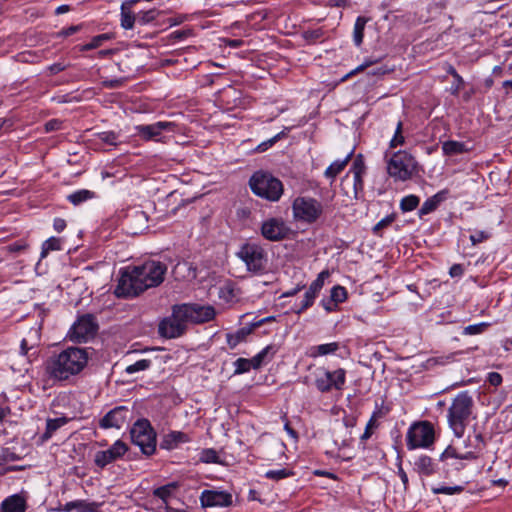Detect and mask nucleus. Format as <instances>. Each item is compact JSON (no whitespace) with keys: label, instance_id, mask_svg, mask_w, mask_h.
<instances>
[{"label":"nucleus","instance_id":"nucleus-1","mask_svg":"<svg viewBox=\"0 0 512 512\" xmlns=\"http://www.w3.org/2000/svg\"><path fill=\"white\" fill-rule=\"evenodd\" d=\"M167 266L160 261H146L141 265L127 266L120 271L114 290L118 298L136 297L148 288L157 287L164 281Z\"/></svg>","mask_w":512,"mask_h":512},{"label":"nucleus","instance_id":"nucleus-2","mask_svg":"<svg viewBox=\"0 0 512 512\" xmlns=\"http://www.w3.org/2000/svg\"><path fill=\"white\" fill-rule=\"evenodd\" d=\"M91 348L68 347L47 360L46 374L54 381H66L87 365Z\"/></svg>","mask_w":512,"mask_h":512},{"label":"nucleus","instance_id":"nucleus-3","mask_svg":"<svg viewBox=\"0 0 512 512\" xmlns=\"http://www.w3.org/2000/svg\"><path fill=\"white\" fill-rule=\"evenodd\" d=\"M474 401L468 391L460 392L452 400L447 412L448 425L457 438L465 434L473 413Z\"/></svg>","mask_w":512,"mask_h":512},{"label":"nucleus","instance_id":"nucleus-4","mask_svg":"<svg viewBox=\"0 0 512 512\" xmlns=\"http://www.w3.org/2000/svg\"><path fill=\"white\" fill-rule=\"evenodd\" d=\"M251 191L258 197L270 202H277L284 192L280 179L268 171L258 170L249 179Z\"/></svg>","mask_w":512,"mask_h":512},{"label":"nucleus","instance_id":"nucleus-5","mask_svg":"<svg viewBox=\"0 0 512 512\" xmlns=\"http://www.w3.org/2000/svg\"><path fill=\"white\" fill-rule=\"evenodd\" d=\"M236 256L245 263L249 272L261 274L266 270L268 255L258 243L246 242L242 244L236 252Z\"/></svg>","mask_w":512,"mask_h":512},{"label":"nucleus","instance_id":"nucleus-6","mask_svg":"<svg viewBox=\"0 0 512 512\" xmlns=\"http://www.w3.org/2000/svg\"><path fill=\"white\" fill-rule=\"evenodd\" d=\"M131 440L146 456H151L156 451V432L148 419H138L130 430Z\"/></svg>","mask_w":512,"mask_h":512},{"label":"nucleus","instance_id":"nucleus-7","mask_svg":"<svg viewBox=\"0 0 512 512\" xmlns=\"http://www.w3.org/2000/svg\"><path fill=\"white\" fill-rule=\"evenodd\" d=\"M292 212L296 221L313 224L323 214V205L313 197L298 196L293 200Z\"/></svg>","mask_w":512,"mask_h":512},{"label":"nucleus","instance_id":"nucleus-8","mask_svg":"<svg viewBox=\"0 0 512 512\" xmlns=\"http://www.w3.org/2000/svg\"><path fill=\"white\" fill-rule=\"evenodd\" d=\"M416 165L417 162L410 153L400 150L393 153L387 161V172L395 180L406 181L412 177Z\"/></svg>","mask_w":512,"mask_h":512},{"label":"nucleus","instance_id":"nucleus-9","mask_svg":"<svg viewBox=\"0 0 512 512\" xmlns=\"http://www.w3.org/2000/svg\"><path fill=\"white\" fill-rule=\"evenodd\" d=\"M434 440V426L429 421L415 422L407 431L406 443L409 450L419 447L428 448L434 443Z\"/></svg>","mask_w":512,"mask_h":512},{"label":"nucleus","instance_id":"nucleus-10","mask_svg":"<svg viewBox=\"0 0 512 512\" xmlns=\"http://www.w3.org/2000/svg\"><path fill=\"white\" fill-rule=\"evenodd\" d=\"M181 305H174L171 316L164 318L158 327L159 334L167 339L182 336L187 329V319L184 317Z\"/></svg>","mask_w":512,"mask_h":512},{"label":"nucleus","instance_id":"nucleus-11","mask_svg":"<svg viewBox=\"0 0 512 512\" xmlns=\"http://www.w3.org/2000/svg\"><path fill=\"white\" fill-rule=\"evenodd\" d=\"M99 329L96 317L87 313L79 316L69 330V338L76 343L87 342L93 338Z\"/></svg>","mask_w":512,"mask_h":512},{"label":"nucleus","instance_id":"nucleus-12","mask_svg":"<svg viewBox=\"0 0 512 512\" xmlns=\"http://www.w3.org/2000/svg\"><path fill=\"white\" fill-rule=\"evenodd\" d=\"M184 317L188 323L203 324L215 318L216 311L211 305H200L197 303L180 304Z\"/></svg>","mask_w":512,"mask_h":512},{"label":"nucleus","instance_id":"nucleus-13","mask_svg":"<svg viewBox=\"0 0 512 512\" xmlns=\"http://www.w3.org/2000/svg\"><path fill=\"white\" fill-rule=\"evenodd\" d=\"M261 235L268 241L278 242L288 238L291 229L282 218L272 217L262 222Z\"/></svg>","mask_w":512,"mask_h":512},{"label":"nucleus","instance_id":"nucleus-14","mask_svg":"<svg viewBox=\"0 0 512 512\" xmlns=\"http://www.w3.org/2000/svg\"><path fill=\"white\" fill-rule=\"evenodd\" d=\"M346 381V371L339 368L335 371L325 370L315 379L316 388L322 392L327 393L332 389L341 390Z\"/></svg>","mask_w":512,"mask_h":512},{"label":"nucleus","instance_id":"nucleus-15","mask_svg":"<svg viewBox=\"0 0 512 512\" xmlns=\"http://www.w3.org/2000/svg\"><path fill=\"white\" fill-rule=\"evenodd\" d=\"M127 451L128 446L123 441L117 440L107 450L97 451L94 457V463L97 467L103 469L107 465L122 458Z\"/></svg>","mask_w":512,"mask_h":512},{"label":"nucleus","instance_id":"nucleus-16","mask_svg":"<svg viewBox=\"0 0 512 512\" xmlns=\"http://www.w3.org/2000/svg\"><path fill=\"white\" fill-rule=\"evenodd\" d=\"M330 275L328 270L321 271L317 278L310 284L309 288L304 294V299L300 305L299 308L294 309V312L296 314H301L305 310H307L309 307H311L314 304V301L316 297L318 296L319 292L323 288L324 281L326 278H328Z\"/></svg>","mask_w":512,"mask_h":512},{"label":"nucleus","instance_id":"nucleus-17","mask_svg":"<svg viewBox=\"0 0 512 512\" xmlns=\"http://www.w3.org/2000/svg\"><path fill=\"white\" fill-rule=\"evenodd\" d=\"M130 410L127 406H117L108 411L99 421L102 429H120L128 420Z\"/></svg>","mask_w":512,"mask_h":512},{"label":"nucleus","instance_id":"nucleus-18","mask_svg":"<svg viewBox=\"0 0 512 512\" xmlns=\"http://www.w3.org/2000/svg\"><path fill=\"white\" fill-rule=\"evenodd\" d=\"M175 124L173 122L159 121L150 125L136 126L137 134L145 141H160L163 131H174Z\"/></svg>","mask_w":512,"mask_h":512},{"label":"nucleus","instance_id":"nucleus-19","mask_svg":"<svg viewBox=\"0 0 512 512\" xmlns=\"http://www.w3.org/2000/svg\"><path fill=\"white\" fill-rule=\"evenodd\" d=\"M200 502L203 507H227L232 503V496L223 491L204 490Z\"/></svg>","mask_w":512,"mask_h":512},{"label":"nucleus","instance_id":"nucleus-20","mask_svg":"<svg viewBox=\"0 0 512 512\" xmlns=\"http://www.w3.org/2000/svg\"><path fill=\"white\" fill-rule=\"evenodd\" d=\"M27 507L26 491L10 495L1 503L2 512H26Z\"/></svg>","mask_w":512,"mask_h":512},{"label":"nucleus","instance_id":"nucleus-21","mask_svg":"<svg viewBox=\"0 0 512 512\" xmlns=\"http://www.w3.org/2000/svg\"><path fill=\"white\" fill-rule=\"evenodd\" d=\"M190 441L191 437L189 434L182 431H170L163 435L159 446L161 449L171 451L178 448L181 444L188 443Z\"/></svg>","mask_w":512,"mask_h":512},{"label":"nucleus","instance_id":"nucleus-22","mask_svg":"<svg viewBox=\"0 0 512 512\" xmlns=\"http://www.w3.org/2000/svg\"><path fill=\"white\" fill-rule=\"evenodd\" d=\"M414 471L420 476L429 477L437 472V464L431 457L421 455L414 462Z\"/></svg>","mask_w":512,"mask_h":512},{"label":"nucleus","instance_id":"nucleus-23","mask_svg":"<svg viewBox=\"0 0 512 512\" xmlns=\"http://www.w3.org/2000/svg\"><path fill=\"white\" fill-rule=\"evenodd\" d=\"M100 504L97 502H88L87 500H75L65 503L59 511L71 512L76 510L77 512H98Z\"/></svg>","mask_w":512,"mask_h":512},{"label":"nucleus","instance_id":"nucleus-24","mask_svg":"<svg viewBox=\"0 0 512 512\" xmlns=\"http://www.w3.org/2000/svg\"><path fill=\"white\" fill-rule=\"evenodd\" d=\"M447 191L442 190L428 198L418 210V215L422 218L424 215H427L433 211H435L441 202L446 199Z\"/></svg>","mask_w":512,"mask_h":512},{"label":"nucleus","instance_id":"nucleus-25","mask_svg":"<svg viewBox=\"0 0 512 512\" xmlns=\"http://www.w3.org/2000/svg\"><path fill=\"white\" fill-rule=\"evenodd\" d=\"M254 330L255 327L252 323H250L247 326L239 328L234 333H227L226 339L228 346L231 349H234L239 343L245 341L247 336H249Z\"/></svg>","mask_w":512,"mask_h":512},{"label":"nucleus","instance_id":"nucleus-26","mask_svg":"<svg viewBox=\"0 0 512 512\" xmlns=\"http://www.w3.org/2000/svg\"><path fill=\"white\" fill-rule=\"evenodd\" d=\"M353 156V150L347 154V156L342 160H336L331 163L324 172L325 177L331 180V183L334 182L336 177L344 170L349 161Z\"/></svg>","mask_w":512,"mask_h":512},{"label":"nucleus","instance_id":"nucleus-27","mask_svg":"<svg viewBox=\"0 0 512 512\" xmlns=\"http://www.w3.org/2000/svg\"><path fill=\"white\" fill-rule=\"evenodd\" d=\"M278 351V347L274 344L266 346L258 354L252 357L254 362V369H259L261 366L269 363Z\"/></svg>","mask_w":512,"mask_h":512},{"label":"nucleus","instance_id":"nucleus-28","mask_svg":"<svg viewBox=\"0 0 512 512\" xmlns=\"http://www.w3.org/2000/svg\"><path fill=\"white\" fill-rule=\"evenodd\" d=\"M69 422L67 417H59V418H48L46 421V429L45 432L41 435V441L45 442L49 440L52 435L62 426L66 425Z\"/></svg>","mask_w":512,"mask_h":512},{"label":"nucleus","instance_id":"nucleus-29","mask_svg":"<svg viewBox=\"0 0 512 512\" xmlns=\"http://www.w3.org/2000/svg\"><path fill=\"white\" fill-rule=\"evenodd\" d=\"M469 150L470 149L466 147L465 143L455 140H448L443 142L442 144V151L443 154L446 156L463 154L468 152Z\"/></svg>","mask_w":512,"mask_h":512},{"label":"nucleus","instance_id":"nucleus-30","mask_svg":"<svg viewBox=\"0 0 512 512\" xmlns=\"http://www.w3.org/2000/svg\"><path fill=\"white\" fill-rule=\"evenodd\" d=\"M369 20L370 18L365 16H358L356 18L353 29V42L357 47H360L363 43L365 26Z\"/></svg>","mask_w":512,"mask_h":512},{"label":"nucleus","instance_id":"nucleus-31","mask_svg":"<svg viewBox=\"0 0 512 512\" xmlns=\"http://www.w3.org/2000/svg\"><path fill=\"white\" fill-rule=\"evenodd\" d=\"M96 197V193L88 190V189H81L77 190L67 196V200L73 204L74 206H79L80 204L91 200Z\"/></svg>","mask_w":512,"mask_h":512},{"label":"nucleus","instance_id":"nucleus-32","mask_svg":"<svg viewBox=\"0 0 512 512\" xmlns=\"http://www.w3.org/2000/svg\"><path fill=\"white\" fill-rule=\"evenodd\" d=\"M179 487L178 482H170L166 485L154 489L153 495L161 499L165 504L168 503L173 491Z\"/></svg>","mask_w":512,"mask_h":512},{"label":"nucleus","instance_id":"nucleus-33","mask_svg":"<svg viewBox=\"0 0 512 512\" xmlns=\"http://www.w3.org/2000/svg\"><path fill=\"white\" fill-rule=\"evenodd\" d=\"M339 349V344L337 342L320 344L311 348L310 356L318 357L324 356L328 354H333Z\"/></svg>","mask_w":512,"mask_h":512},{"label":"nucleus","instance_id":"nucleus-34","mask_svg":"<svg viewBox=\"0 0 512 512\" xmlns=\"http://www.w3.org/2000/svg\"><path fill=\"white\" fill-rule=\"evenodd\" d=\"M137 23V14H133L126 3L121 5V26L124 29H132L134 24Z\"/></svg>","mask_w":512,"mask_h":512},{"label":"nucleus","instance_id":"nucleus-35","mask_svg":"<svg viewBox=\"0 0 512 512\" xmlns=\"http://www.w3.org/2000/svg\"><path fill=\"white\" fill-rule=\"evenodd\" d=\"M62 240L57 237H50L42 244L41 248V258H45L50 251H59L62 249L61 247Z\"/></svg>","mask_w":512,"mask_h":512},{"label":"nucleus","instance_id":"nucleus-36","mask_svg":"<svg viewBox=\"0 0 512 512\" xmlns=\"http://www.w3.org/2000/svg\"><path fill=\"white\" fill-rule=\"evenodd\" d=\"M350 173H352L353 175H365L366 166L363 160V156L361 154L357 155L356 158L354 159L353 164L349 170V173L342 179V184H344L348 180Z\"/></svg>","mask_w":512,"mask_h":512},{"label":"nucleus","instance_id":"nucleus-37","mask_svg":"<svg viewBox=\"0 0 512 512\" xmlns=\"http://www.w3.org/2000/svg\"><path fill=\"white\" fill-rule=\"evenodd\" d=\"M96 138L104 144L117 146L120 143V134L114 131H103L95 134Z\"/></svg>","mask_w":512,"mask_h":512},{"label":"nucleus","instance_id":"nucleus-38","mask_svg":"<svg viewBox=\"0 0 512 512\" xmlns=\"http://www.w3.org/2000/svg\"><path fill=\"white\" fill-rule=\"evenodd\" d=\"M199 460L202 463L210 464H220V458L218 456L217 451L214 448H204L201 450L199 454Z\"/></svg>","mask_w":512,"mask_h":512},{"label":"nucleus","instance_id":"nucleus-39","mask_svg":"<svg viewBox=\"0 0 512 512\" xmlns=\"http://www.w3.org/2000/svg\"><path fill=\"white\" fill-rule=\"evenodd\" d=\"M161 14V12L157 9H150L148 11H140L137 13V23L139 25H147Z\"/></svg>","mask_w":512,"mask_h":512},{"label":"nucleus","instance_id":"nucleus-40","mask_svg":"<svg viewBox=\"0 0 512 512\" xmlns=\"http://www.w3.org/2000/svg\"><path fill=\"white\" fill-rule=\"evenodd\" d=\"M364 175H353V184H352V196L351 198L355 200L362 199L364 196Z\"/></svg>","mask_w":512,"mask_h":512},{"label":"nucleus","instance_id":"nucleus-41","mask_svg":"<svg viewBox=\"0 0 512 512\" xmlns=\"http://www.w3.org/2000/svg\"><path fill=\"white\" fill-rule=\"evenodd\" d=\"M134 221L139 222L140 228L143 229V228L147 227L148 217L144 211L134 210V211L128 212L126 215L127 224H130Z\"/></svg>","mask_w":512,"mask_h":512},{"label":"nucleus","instance_id":"nucleus-42","mask_svg":"<svg viewBox=\"0 0 512 512\" xmlns=\"http://www.w3.org/2000/svg\"><path fill=\"white\" fill-rule=\"evenodd\" d=\"M235 375L244 374L250 371L251 368L254 369V362L253 359H247V358H238L234 362Z\"/></svg>","mask_w":512,"mask_h":512},{"label":"nucleus","instance_id":"nucleus-43","mask_svg":"<svg viewBox=\"0 0 512 512\" xmlns=\"http://www.w3.org/2000/svg\"><path fill=\"white\" fill-rule=\"evenodd\" d=\"M420 199L416 195H408L402 198L400 202V209L402 212H410L416 209L419 205Z\"/></svg>","mask_w":512,"mask_h":512},{"label":"nucleus","instance_id":"nucleus-44","mask_svg":"<svg viewBox=\"0 0 512 512\" xmlns=\"http://www.w3.org/2000/svg\"><path fill=\"white\" fill-rule=\"evenodd\" d=\"M111 38H112V36L109 33H104V34L94 36L92 38V40L89 43L83 45L80 50L81 51H89L92 49H96L99 46H101L104 41L110 40Z\"/></svg>","mask_w":512,"mask_h":512},{"label":"nucleus","instance_id":"nucleus-45","mask_svg":"<svg viewBox=\"0 0 512 512\" xmlns=\"http://www.w3.org/2000/svg\"><path fill=\"white\" fill-rule=\"evenodd\" d=\"M152 365V361L150 359H141L136 361L135 363L126 367L125 372L129 375L134 374L139 371H145L149 369Z\"/></svg>","mask_w":512,"mask_h":512},{"label":"nucleus","instance_id":"nucleus-46","mask_svg":"<svg viewBox=\"0 0 512 512\" xmlns=\"http://www.w3.org/2000/svg\"><path fill=\"white\" fill-rule=\"evenodd\" d=\"M325 34L323 28L309 29L303 32L302 36L308 44H315Z\"/></svg>","mask_w":512,"mask_h":512},{"label":"nucleus","instance_id":"nucleus-47","mask_svg":"<svg viewBox=\"0 0 512 512\" xmlns=\"http://www.w3.org/2000/svg\"><path fill=\"white\" fill-rule=\"evenodd\" d=\"M405 144V137L403 136V123L399 121L396 126L395 133L390 140L389 147L396 148Z\"/></svg>","mask_w":512,"mask_h":512},{"label":"nucleus","instance_id":"nucleus-48","mask_svg":"<svg viewBox=\"0 0 512 512\" xmlns=\"http://www.w3.org/2000/svg\"><path fill=\"white\" fill-rule=\"evenodd\" d=\"M294 472L292 470L283 468L279 470H269L265 473V477L270 480L279 481L285 479L287 477L293 476Z\"/></svg>","mask_w":512,"mask_h":512},{"label":"nucleus","instance_id":"nucleus-49","mask_svg":"<svg viewBox=\"0 0 512 512\" xmlns=\"http://www.w3.org/2000/svg\"><path fill=\"white\" fill-rule=\"evenodd\" d=\"M330 298L338 306L339 303L344 302L347 299V290L340 285L332 287L330 291Z\"/></svg>","mask_w":512,"mask_h":512},{"label":"nucleus","instance_id":"nucleus-50","mask_svg":"<svg viewBox=\"0 0 512 512\" xmlns=\"http://www.w3.org/2000/svg\"><path fill=\"white\" fill-rule=\"evenodd\" d=\"M396 219V213H391L380 220L373 228V234L381 236V230L390 226Z\"/></svg>","mask_w":512,"mask_h":512},{"label":"nucleus","instance_id":"nucleus-51","mask_svg":"<svg viewBox=\"0 0 512 512\" xmlns=\"http://www.w3.org/2000/svg\"><path fill=\"white\" fill-rule=\"evenodd\" d=\"M432 492L434 494H447V495H453V494H459L464 490L463 486L456 485V486H440V487H433Z\"/></svg>","mask_w":512,"mask_h":512},{"label":"nucleus","instance_id":"nucleus-52","mask_svg":"<svg viewBox=\"0 0 512 512\" xmlns=\"http://www.w3.org/2000/svg\"><path fill=\"white\" fill-rule=\"evenodd\" d=\"M489 327V323L481 322L478 324L468 325L464 328V335H477L481 334Z\"/></svg>","mask_w":512,"mask_h":512},{"label":"nucleus","instance_id":"nucleus-53","mask_svg":"<svg viewBox=\"0 0 512 512\" xmlns=\"http://www.w3.org/2000/svg\"><path fill=\"white\" fill-rule=\"evenodd\" d=\"M447 72L453 77V81L455 82V85L452 86V94H458L459 90L464 85V80L453 66H449Z\"/></svg>","mask_w":512,"mask_h":512},{"label":"nucleus","instance_id":"nucleus-54","mask_svg":"<svg viewBox=\"0 0 512 512\" xmlns=\"http://www.w3.org/2000/svg\"><path fill=\"white\" fill-rule=\"evenodd\" d=\"M285 136H286L285 130L279 132L278 134H276L272 138H270L267 141H264L261 144H259L258 147H257V151H259V152L266 151L269 147L273 146L277 141H279L280 139L284 138Z\"/></svg>","mask_w":512,"mask_h":512},{"label":"nucleus","instance_id":"nucleus-55","mask_svg":"<svg viewBox=\"0 0 512 512\" xmlns=\"http://www.w3.org/2000/svg\"><path fill=\"white\" fill-rule=\"evenodd\" d=\"M285 136H286L285 130L279 132L278 134H276L272 138H270L267 141H264L261 144H259L258 147H257V151H259V152L266 151L269 147L273 146L277 141H279L280 139L284 138Z\"/></svg>","mask_w":512,"mask_h":512},{"label":"nucleus","instance_id":"nucleus-56","mask_svg":"<svg viewBox=\"0 0 512 512\" xmlns=\"http://www.w3.org/2000/svg\"><path fill=\"white\" fill-rule=\"evenodd\" d=\"M285 136H286L285 130L279 132L278 134H276L272 138H270L267 141H264L261 144H259L258 147H257V151H259V152L266 151L269 147L273 146L277 141H279L280 139L284 138Z\"/></svg>","mask_w":512,"mask_h":512},{"label":"nucleus","instance_id":"nucleus-57","mask_svg":"<svg viewBox=\"0 0 512 512\" xmlns=\"http://www.w3.org/2000/svg\"><path fill=\"white\" fill-rule=\"evenodd\" d=\"M285 136H286L285 130L279 132L278 134H276L272 138H270L267 141H264L261 144H259L258 147H257V151H259V152L266 151L269 147L273 146L277 141H279L280 139L284 138Z\"/></svg>","mask_w":512,"mask_h":512},{"label":"nucleus","instance_id":"nucleus-58","mask_svg":"<svg viewBox=\"0 0 512 512\" xmlns=\"http://www.w3.org/2000/svg\"><path fill=\"white\" fill-rule=\"evenodd\" d=\"M375 416H376V413H374L372 415V417L369 419V421L365 427V431L360 437L361 441L368 440L372 436V433H373L372 429L378 426Z\"/></svg>","mask_w":512,"mask_h":512},{"label":"nucleus","instance_id":"nucleus-59","mask_svg":"<svg viewBox=\"0 0 512 512\" xmlns=\"http://www.w3.org/2000/svg\"><path fill=\"white\" fill-rule=\"evenodd\" d=\"M0 458L4 466L8 462L19 460L20 456L15 452L11 451L10 449L6 448L1 451Z\"/></svg>","mask_w":512,"mask_h":512},{"label":"nucleus","instance_id":"nucleus-60","mask_svg":"<svg viewBox=\"0 0 512 512\" xmlns=\"http://www.w3.org/2000/svg\"><path fill=\"white\" fill-rule=\"evenodd\" d=\"M459 457L460 454H458L457 450L453 446L449 445L440 455V460L444 461L448 458L458 459Z\"/></svg>","mask_w":512,"mask_h":512},{"label":"nucleus","instance_id":"nucleus-61","mask_svg":"<svg viewBox=\"0 0 512 512\" xmlns=\"http://www.w3.org/2000/svg\"><path fill=\"white\" fill-rule=\"evenodd\" d=\"M125 81H126V78L105 80V81H103V86L108 89H116V88L123 86Z\"/></svg>","mask_w":512,"mask_h":512},{"label":"nucleus","instance_id":"nucleus-62","mask_svg":"<svg viewBox=\"0 0 512 512\" xmlns=\"http://www.w3.org/2000/svg\"><path fill=\"white\" fill-rule=\"evenodd\" d=\"M489 238V234L485 231H477L475 234H472L470 236V241L472 244H479L483 242L484 240H487Z\"/></svg>","mask_w":512,"mask_h":512},{"label":"nucleus","instance_id":"nucleus-63","mask_svg":"<svg viewBox=\"0 0 512 512\" xmlns=\"http://www.w3.org/2000/svg\"><path fill=\"white\" fill-rule=\"evenodd\" d=\"M502 376L498 372H490L487 377V381L490 385L497 387L502 383Z\"/></svg>","mask_w":512,"mask_h":512},{"label":"nucleus","instance_id":"nucleus-64","mask_svg":"<svg viewBox=\"0 0 512 512\" xmlns=\"http://www.w3.org/2000/svg\"><path fill=\"white\" fill-rule=\"evenodd\" d=\"M82 28V25H72L68 28H64L62 29L58 35L59 36H62V37H68V36H71L75 33H77L78 31H80Z\"/></svg>","mask_w":512,"mask_h":512}]
</instances>
